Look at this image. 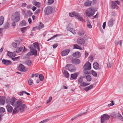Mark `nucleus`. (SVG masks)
<instances>
[{"mask_svg": "<svg viewBox=\"0 0 123 123\" xmlns=\"http://www.w3.org/2000/svg\"><path fill=\"white\" fill-rule=\"evenodd\" d=\"M22 102L20 100H18L16 102L14 105L15 108L13 111V114H15L19 111L18 109L22 105Z\"/></svg>", "mask_w": 123, "mask_h": 123, "instance_id": "nucleus-1", "label": "nucleus"}, {"mask_svg": "<svg viewBox=\"0 0 123 123\" xmlns=\"http://www.w3.org/2000/svg\"><path fill=\"white\" fill-rule=\"evenodd\" d=\"M69 15L71 17H75L76 19H78L80 21L83 22L84 21V20L83 18L81 17L78 13L75 12L69 13Z\"/></svg>", "mask_w": 123, "mask_h": 123, "instance_id": "nucleus-2", "label": "nucleus"}, {"mask_svg": "<svg viewBox=\"0 0 123 123\" xmlns=\"http://www.w3.org/2000/svg\"><path fill=\"white\" fill-rule=\"evenodd\" d=\"M95 13L94 9L92 7L89 8L86 11V15L88 17H90L93 15Z\"/></svg>", "mask_w": 123, "mask_h": 123, "instance_id": "nucleus-3", "label": "nucleus"}, {"mask_svg": "<svg viewBox=\"0 0 123 123\" xmlns=\"http://www.w3.org/2000/svg\"><path fill=\"white\" fill-rule=\"evenodd\" d=\"M110 116L107 115L105 114L101 116V123H105L110 118Z\"/></svg>", "mask_w": 123, "mask_h": 123, "instance_id": "nucleus-4", "label": "nucleus"}, {"mask_svg": "<svg viewBox=\"0 0 123 123\" xmlns=\"http://www.w3.org/2000/svg\"><path fill=\"white\" fill-rule=\"evenodd\" d=\"M117 4L118 5H120V2L119 1L117 0L115 1H112V4L111 5V7L112 9H117L118 6L117 5Z\"/></svg>", "mask_w": 123, "mask_h": 123, "instance_id": "nucleus-5", "label": "nucleus"}, {"mask_svg": "<svg viewBox=\"0 0 123 123\" xmlns=\"http://www.w3.org/2000/svg\"><path fill=\"white\" fill-rule=\"evenodd\" d=\"M52 7L49 6L46 7L44 10L45 13L47 15H49L51 13L52 11Z\"/></svg>", "mask_w": 123, "mask_h": 123, "instance_id": "nucleus-6", "label": "nucleus"}, {"mask_svg": "<svg viewBox=\"0 0 123 123\" xmlns=\"http://www.w3.org/2000/svg\"><path fill=\"white\" fill-rule=\"evenodd\" d=\"M66 68L70 72H74L75 70L74 67L73 65L72 64H68L66 66Z\"/></svg>", "mask_w": 123, "mask_h": 123, "instance_id": "nucleus-7", "label": "nucleus"}, {"mask_svg": "<svg viewBox=\"0 0 123 123\" xmlns=\"http://www.w3.org/2000/svg\"><path fill=\"white\" fill-rule=\"evenodd\" d=\"M18 69L20 71L22 72H26L28 70V68H26L22 64H20L19 65L18 67Z\"/></svg>", "mask_w": 123, "mask_h": 123, "instance_id": "nucleus-8", "label": "nucleus"}, {"mask_svg": "<svg viewBox=\"0 0 123 123\" xmlns=\"http://www.w3.org/2000/svg\"><path fill=\"white\" fill-rule=\"evenodd\" d=\"M84 69L90 70L91 68V65L89 62H87L83 67Z\"/></svg>", "mask_w": 123, "mask_h": 123, "instance_id": "nucleus-9", "label": "nucleus"}, {"mask_svg": "<svg viewBox=\"0 0 123 123\" xmlns=\"http://www.w3.org/2000/svg\"><path fill=\"white\" fill-rule=\"evenodd\" d=\"M114 117H116L123 121V117L121 115L118 113H113Z\"/></svg>", "mask_w": 123, "mask_h": 123, "instance_id": "nucleus-10", "label": "nucleus"}, {"mask_svg": "<svg viewBox=\"0 0 123 123\" xmlns=\"http://www.w3.org/2000/svg\"><path fill=\"white\" fill-rule=\"evenodd\" d=\"M16 14V13H15L13 17H12V19L13 20H14L15 22H17L19 20L20 18L19 14Z\"/></svg>", "mask_w": 123, "mask_h": 123, "instance_id": "nucleus-11", "label": "nucleus"}, {"mask_svg": "<svg viewBox=\"0 0 123 123\" xmlns=\"http://www.w3.org/2000/svg\"><path fill=\"white\" fill-rule=\"evenodd\" d=\"M29 47L31 49V54L32 55H36L37 54V52L36 50L35 49H34L33 48V46L31 45L29 46Z\"/></svg>", "mask_w": 123, "mask_h": 123, "instance_id": "nucleus-12", "label": "nucleus"}, {"mask_svg": "<svg viewBox=\"0 0 123 123\" xmlns=\"http://www.w3.org/2000/svg\"><path fill=\"white\" fill-rule=\"evenodd\" d=\"M70 51L69 49H67L62 51L61 53L62 55L63 56H65L68 55Z\"/></svg>", "mask_w": 123, "mask_h": 123, "instance_id": "nucleus-13", "label": "nucleus"}, {"mask_svg": "<svg viewBox=\"0 0 123 123\" xmlns=\"http://www.w3.org/2000/svg\"><path fill=\"white\" fill-rule=\"evenodd\" d=\"M80 60L77 58H74L72 60V63L74 64H77L80 63Z\"/></svg>", "mask_w": 123, "mask_h": 123, "instance_id": "nucleus-14", "label": "nucleus"}, {"mask_svg": "<svg viewBox=\"0 0 123 123\" xmlns=\"http://www.w3.org/2000/svg\"><path fill=\"white\" fill-rule=\"evenodd\" d=\"M77 43L79 44L82 45L85 43V41L83 38H80L77 39Z\"/></svg>", "mask_w": 123, "mask_h": 123, "instance_id": "nucleus-15", "label": "nucleus"}, {"mask_svg": "<svg viewBox=\"0 0 123 123\" xmlns=\"http://www.w3.org/2000/svg\"><path fill=\"white\" fill-rule=\"evenodd\" d=\"M2 62L3 64L6 65H10L12 63V62L10 61L6 60L4 59L2 60Z\"/></svg>", "mask_w": 123, "mask_h": 123, "instance_id": "nucleus-16", "label": "nucleus"}, {"mask_svg": "<svg viewBox=\"0 0 123 123\" xmlns=\"http://www.w3.org/2000/svg\"><path fill=\"white\" fill-rule=\"evenodd\" d=\"M32 4L37 7H39L41 6V4L40 3L36 1L35 0L32 1Z\"/></svg>", "mask_w": 123, "mask_h": 123, "instance_id": "nucleus-17", "label": "nucleus"}, {"mask_svg": "<svg viewBox=\"0 0 123 123\" xmlns=\"http://www.w3.org/2000/svg\"><path fill=\"white\" fill-rule=\"evenodd\" d=\"M72 55L74 57L79 58L81 56V54L80 52L77 51L73 53Z\"/></svg>", "mask_w": 123, "mask_h": 123, "instance_id": "nucleus-18", "label": "nucleus"}, {"mask_svg": "<svg viewBox=\"0 0 123 123\" xmlns=\"http://www.w3.org/2000/svg\"><path fill=\"white\" fill-rule=\"evenodd\" d=\"M115 21V20L111 18L109 20L108 22V25L109 26H112L113 25V22Z\"/></svg>", "mask_w": 123, "mask_h": 123, "instance_id": "nucleus-19", "label": "nucleus"}, {"mask_svg": "<svg viewBox=\"0 0 123 123\" xmlns=\"http://www.w3.org/2000/svg\"><path fill=\"white\" fill-rule=\"evenodd\" d=\"M8 111L9 112L11 113L12 112L13 110V108L12 106L10 105H7L6 106Z\"/></svg>", "mask_w": 123, "mask_h": 123, "instance_id": "nucleus-20", "label": "nucleus"}, {"mask_svg": "<svg viewBox=\"0 0 123 123\" xmlns=\"http://www.w3.org/2000/svg\"><path fill=\"white\" fill-rule=\"evenodd\" d=\"M16 99L15 98H12L11 99L10 101V103L12 105H14L16 103Z\"/></svg>", "mask_w": 123, "mask_h": 123, "instance_id": "nucleus-21", "label": "nucleus"}, {"mask_svg": "<svg viewBox=\"0 0 123 123\" xmlns=\"http://www.w3.org/2000/svg\"><path fill=\"white\" fill-rule=\"evenodd\" d=\"M5 103V97H2L0 98V104L3 105Z\"/></svg>", "mask_w": 123, "mask_h": 123, "instance_id": "nucleus-22", "label": "nucleus"}, {"mask_svg": "<svg viewBox=\"0 0 123 123\" xmlns=\"http://www.w3.org/2000/svg\"><path fill=\"white\" fill-rule=\"evenodd\" d=\"M77 73L74 74H71V78L73 79L76 80L78 76Z\"/></svg>", "mask_w": 123, "mask_h": 123, "instance_id": "nucleus-23", "label": "nucleus"}, {"mask_svg": "<svg viewBox=\"0 0 123 123\" xmlns=\"http://www.w3.org/2000/svg\"><path fill=\"white\" fill-rule=\"evenodd\" d=\"M93 67L95 69H97L99 67V65L98 64L97 62L94 63L93 64Z\"/></svg>", "mask_w": 123, "mask_h": 123, "instance_id": "nucleus-24", "label": "nucleus"}, {"mask_svg": "<svg viewBox=\"0 0 123 123\" xmlns=\"http://www.w3.org/2000/svg\"><path fill=\"white\" fill-rule=\"evenodd\" d=\"M83 77L84 78H86L87 81H91L92 80L91 76L89 75H88L87 76H86V75H84Z\"/></svg>", "mask_w": 123, "mask_h": 123, "instance_id": "nucleus-25", "label": "nucleus"}, {"mask_svg": "<svg viewBox=\"0 0 123 123\" xmlns=\"http://www.w3.org/2000/svg\"><path fill=\"white\" fill-rule=\"evenodd\" d=\"M25 107V104H22V105L18 109H19V111H20L21 112H22L24 110Z\"/></svg>", "mask_w": 123, "mask_h": 123, "instance_id": "nucleus-26", "label": "nucleus"}, {"mask_svg": "<svg viewBox=\"0 0 123 123\" xmlns=\"http://www.w3.org/2000/svg\"><path fill=\"white\" fill-rule=\"evenodd\" d=\"M33 46L35 49L37 48L39 50V47L38 43H33Z\"/></svg>", "mask_w": 123, "mask_h": 123, "instance_id": "nucleus-27", "label": "nucleus"}, {"mask_svg": "<svg viewBox=\"0 0 123 123\" xmlns=\"http://www.w3.org/2000/svg\"><path fill=\"white\" fill-rule=\"evenodd\" d=\"M64 75L67 78H68L69 75V74L67 71L64 70L63 72Z\"/></svg>", "mask_w": 123, "mask_h": 123, "instance_id": "nucleus-28", "label": "nucleus"}, {"mask_svg": "<svg viewBox=\"0 0 123 123\" xmlns=\"http://www.w3.org/2000/svg\"><path fill=\"white\" fill-rule=\"evenodd\" d=\"M92 2L91 1H86L84 3V5L86 6H90Z\"/></svg>", "mask_w": 123, "mask_h": 123, "instance_id": "nucleus-29", "label": "nucleus"}, {"mask_svg": "<svg viewBox=\"0 0 123 123\" xmlns=\"http://www.w3.org/2000/svg\"><path fill=\"white\" fill-rule=\"evenodd\" d=\"M74 49H78L80 50L82 49V48L77 44H74Z\"/></svg>", "mask_w": 123, "mask_h": 123, "instance_id": "nucleus-30", "label": "nucleus"}, {"mask_svg": "<svg viewBox=\"0 0 123 123\" xmlns=\"http://www.w3.org/2000/svg\"><path fill=\"white\" fill-rule=\"evenodd\" d=\"M89 84H86L85 82H82L80 84V85L79 86L80 88L81 87V86H88Z\"/></svg>", "mask_w": 123, "mask_h": 123, "instance_id": "nucleus-31", "label": "nucleus"}, {"mask_svg": "<svg viewBox=\"0 0 123 123\" xmlns=\"http://www.w3.org/2000/svg\"><path fill=\"white\" fill-rule=\"evenodd\" d=\"M90 70L86 69H84L83 72L84 74H88L90 73V72L89 71Z\"/></svg>", "mask_w": 123, "mask_h": 123, "instance_id": "nucleus-32", "label": "nucleus"}, {"mask_svg": "<svg viewBox=\"0 0 123 123\" xmlns=\"http://www.w3.org/2000/svg\"><path fill=\"white\" fill-rule=\"evenodd\" d=\"M87 25L88 27L89 28H91L92 27V26L90 22L88 20H87Z\"/></svg>", "mask_w": 123, "mask_h": 123, "instance_id": "nucleus-33", "label": "nucleus"}, {"mask_svg": "<svg viewBox=\"0 0 123 123\" xmlns=\"http://www.w3.org/2000/svg\"><path fill=\"white\" fill-rule=\"evenodd\" d=\"M4 18L2 16L0 17V25H1L3 23Z\"/></svg>", "mask_w": 123, "mask_h": 123, "instance_id": "nucleus-34", "label": "nucleus"}, {"mask_svg": "<svg viewBox=\"0 0 123 123\" xmlns=\"http://www.w3.org/2000/svg\"><path fill=\"white\" fill-rule=\"evenodd\" d=\"M25 63L28 66H30L31 65V62L30 60H27L25 61Z\"/></svg>", "mask_w": 123, "mask_h": 123, "instance_id": "nucleus-35", "label": "nucleus"}, {"mask_svg": "<svg viewBox=\"0 0 123 123\" xmlns=\"http://www.w3.org/2000/svg\"><path fill=\"white\" fill-rule=\"evenodd\" d=\"M44 27L43 25V24L40 23L39 25L38 26L37 28L39 30H40L43 28Z\"/></svg>", "mask_w": 123, "mask_h": 123, "instance_id": "nucleus-36", "label": "nucleus"}, {"mask_svg": "<svg viewBox=\"0 0 123 123\" xmlns=\"http://www.w3.org/2000/svg\"><path fill=\"white\" fill-rule=\"evenodd\" d=\"M26 24V22L25 20L22 21L20 23V25L21 26H24Z\"/></svg>", "mask_w": 123, "mask_h": 123, "instance_id": "nucleus-37", "label": "nucleus"}, {"mask_svg": "<svg viewBox=\"0 0 123 123\" xmlns=\"http://www.w3.org/2000/svg\"><path fill=\"white\" fill-rule=\"evenodd\" d=\"M23 50V48L22 47H20L19 48H17L16 50V52H19L22 51Z\"/></svg>", "mask_w": 123, "mask_h": 123, "instance_id": "nucleus-38", "label": "nucleus"}, {"mask_svg": "<svg viewBox=\"0 0 123 123\" xmlns=\"http://www.w3.org/2000/svg\"><path fill=\"white\" fill-rule=\"evenodd\" d=\"M78 34L79 36H81L83 35L84 33V32L82 31H78Z\"/></svg>", "mask_w": 123, "mask_h": 123, "instance_id": "nucleus-39", "label": "nucleus"}, {"mask_svg": "<svg viewBox=\"0 0 123 123\" xmlns=\"http://www.w3.org/2000/svg\"><path fill=\"white\" fill-rule=\"evenodd\" d=\"M39 77L40 80L41 81L43 80L44 79V76L42 74H40L39 75Z\"/></svg>", "mask_w": 123, "mask_h": 123, "instance_id": "nucleus-40", "label": "nucleus"}, {"mask_svg": "<svg viewBox=\"0 0 123 123\" xmlns=\"http://www.w3.org/2000/svg\"><path fill=\"white\" fill-rule=\"evenodd\" d=\"M69 31L74 34H75L76 33L75 30L72 28L70 29Z\"/></svg>", "mask_w": 123, "mask_h": 123, "instance_id": "nucleus-41", "label": "nucleus"}, {"mask_svg": "<svg viewBox=\"0 0 123 123\" xmlns=\"http://www.w3.org/2000/svg\"><path fill=\"white\" fill-rule=\"evenodd\" d=\"M5 111V109L3 107L0 108V113H2Z\"/></svg>", "mask_w": 123, "mask_h": 123, "instance_id": "nucleus-42", "label": "nucleus"}, {"mask_svg": "<svg viewBox=\"0 0 123 123\" xmlns=\"http://www.w3.org/2000/svg\"><path fill=\"white\" fill-rule=\"evenodd\" d=\"M27 28V27H24L21 28V31L23 33H24L25 31H26V29Z\"/></svg>", "mask_w": 123, "mask_h": 123, "instance_id": "nucleus-43", "label": "nucleus"}, {"mask_svg": "<svg viewBox=\"0 0 123 123\" xmlns=\"http://www.w3.org/2000/svg\"><path fill=\"white\" fill-rule=\"evenodd\" d=\"M9 23H6L5 25L4 28L5 29H7L9 27Z\"/></svg>", "mask_w": 123, "mask_h": 123, "instance_id": "nucleus-44", "label": "nucleus"}, {"mask_svg": "<svg viewBox=\"0 0 123 123\" xmlns=\"http://www.w3.org/2000/svg\"><path fill=\"white\" fill-rule=\"evenodd\" d=\"M92 74L94 76L96 77L97 76V73L94 71L92 70L91 71Z\"/></svg>", "mask_w": 123, "mask_h": 123, "instance_id": "nucleus-45", "label": "nucleus"}, {"mask_svg": "<svg viewBox=\"0 0 123 123\" xmlns=\"http://www.w3.org/2000/svg\"><path fill=\"white\" fill-rule=\"evenodd\" d=\"M33 80L31 79L30 78L28 80V83L30 85H31L33 83Z\"/></svg>", "mask_w": 123, "mask_h": 123, "instance_id": "nucleus-46", "label": "nucleus"}, {"mask_svg": "<svg viewBox=\"0 0 123 123\" xmlns=\"http://www.w3.org/2000/svg\"><path fill=\"white\" fill-rule=\"evenodd\" d=\"M111 103L108 105V106L110 107L111 106L114 105V103L113 101L111 100Z\"/></svg>", "mask_w": 123, "mask_h": 123, "instance_id": "nucleus-47", "label": "nucleus"}, {"mask_svg": "<svg viewBox=\"0 0 123 123\" xmlns=\"http://www.w3.org/2000/svg\"><path fill=\"white\" fill-rule=\"evenodd\" d=\"M78 82L81 83L83 81V78L82 77H80L79 79Z\"/></svg>", "mask_w": 123, "mask_h": 123, "instance_id": "nucleus-48", "label": "nucleus"}, {"mask_svg": "<svg viewBox=\"0 0 123 123\" xmlns=\"http://www.w3.org/2000/svg\"><path fill=\"white\" fill-rule=\"evenodd\" d=\"M112 66V64L111 62H108L107 64V66L108 68H111Z\"/></svg>", "mask_w": 123, "mask_h": 123, "instance_id": "nucleus-49", "label": "nucleus"}, {"mask_svg": "<svg viewBox=\"0 0 123 123\" xmlns=\"http://www.w3.org/2000/svg\"><path fill=\"white\" fill-rule=\"evenodd\" d=\"M12 52H8L7 55L10 57H11L12 56Z\"/></svg>", "mask_w": 123, "mask_h": 123, "instance_id": "nucleus-50", "label": "nucleus"}, {"mask_svg": "<svg viewBox=\"0 0 123 123\" xmlns=\"http://www.w3.org/2000/svg\"><path fill=\"white\" fill-rule=\"evenodd\" d=\"M93 60V57L92 56H91L89 57V61H92Z\"/></svg>", "mask_w": 123, "mask_h": 123, "instance_id": "nucleus-51", "label": "nucleus"}, {"mask_svg": "<svg viewBox=\"0 0 123 123\" xmlns=\"http://www.w3.org/2000/svg\"><path fill=\"white\" fill-rule=\"evenodd\" d=\"M27 14H28V15L29 16H31L32 14V12L30 11H28Z\"/></svg>", "mask_w": 123, "mask_h": 123, "instance_id": "nucleus-52", "label": "nucleus"}, {"mask_svg": "<svg viewBox=\"0 0 123 123\" xmlns=\"http://www.w3.org/2000/svg\"><path fill=\"white\" fill-rule=\"evenodd\" d=\"M54 2L53 0H48V3L49 4H52Z\"/></svg>", "mask_w": 123, "mask_h": 123, "instance_id": "nucleus-53", "label": "nucleus"}, {"mask_svg": "<svg viewBox=\"0 0 123 123\" xmlns=\"http://www.w3.org/2000/svg\"><path fill=\"white\" fill-rule=\"evenodd\" d=\"M40 12V9H38L36 10L35 12V14H37L38 13H39Z\"/></svg>", "mask_w": 123, "mask_h": 123, "instance_id": "nucleus-54", "label": "nucleus"}, {"mask_svg": "<svg viewBox=\"0 0 123 123\" xmlns=\"http://www.w3.org/2000/svg\"><path fill=\"white\" fill-rule=\"evenodd\" d=\"M19 58V57H17L12 58V59L13 61H17L18 60Z\"/></svg>", "mask_w": 123, "mask_h": 123, "instance_id": "nucleus-55", "label": "nucleus"}, {"mask_svg": "<svg viewBox=\"0 0 123 123\" xmlns=\"http://www.w3.org/2000/svg\"><path fill=\"white\" fill-rule=\"evenodd\" d=\"M58 45V44L57 43H56L55 44H54L53 45V48L55 49L57 47Z\"/></svg>", "mask_w": 123, "mask_h": 123, "instance_id": "nucleus-56", "label": "nucleus"}, {"mask_svg": "<svg viewBox=\"0 0 123 123\" xmlns=\"http://www.w3.org/2000/svg\"><path fill=\"white\" fill-rule=\"evenodd\" d=\"M52 97H49V100H48H48L47 101V103H48L49 102H50L51 101V100L52 99Z\"/></svg>", "mask_w": 123, "mask_h": 123, "instance_id": "nucleus-57", "label": "nucleus"}, {"mask_svg": "<svg viewBox=\"0 0 123 123\" xmlns=\"http://www.w3.org/2000/svg\"><path fill=\"white\" fill-rule=\"evenodd\" d=\"M58 35L56 34V35L53 36V37H51L49 39H48L47 40V41H49L50 40H51L53 39V38H54L55 37H56L57 36V35Z\"/></svg>", "mask_w": 123, "mask_h": 123, "instance_id": "nucleus-58", "label": "nucleus"}, {"mask_svg": "<svg viewBox=\"0 0 123 123\" xmlns=\"http://www.w3.org/2000/svg\"><path fill=\"white\" fill-rule=\"evenodd\" d=\"M89 55L88 52L86 51H85V57H87Z\"/></svg>", "mask_w": 123, "mask_h": 123, "instance_id": "nucleus-59", "label": "nucleus"}, {"mask_svg": "<svg viewBox=\"0 0 123 123\" xmlns=\"http://www.w3.org/2000/svg\"><path fill=\"white\" fill-rule=\"evenodd\" d=\"M17 45V44L15 43H13L12 44V46L14 48L16 47Z\"/></svg>", "mask_w": 123, "mask_h": 123, "instance_id": "nucleus-60", "label": "nucleus"}, {"mask_svg": "<svg viewBox=\"0 0 123 123\" xmlns=\"http://www.w3.org/2000/svg\"><path fill=\"white\" fill-rule=\"evenodd\" d=\"M93 87V85L92 84L90 85L88 87L89 90L92 88Z\"/></svg>", "mask_w": 123, "mask_h": 123, "instance_id": "nucleus-61", "label": "nucleus"}, {"mask_svg": "<svg viewBox=\"0 0 123 123\" xmlns=\"http://www.w3.org/2000/svg\"><path fill=\"white\" fill-rule=\"evenodd\" d=\"M36 8H37L36 7H35L34 6H33L32 8V10L33 11H34L36 10Z\"/></svg>", "mask_w": 123, "mask_h": 123, "instance_id": "nucleus-62", "label": "nucleus"}, {"mask_svg": "<svg viewBox=\"0 0 123 123\" xmlns=\"http://www.w3.org/2000/svg\"><path fill=\"white\" fill-rule=\"evenodd\" d=\"M84 90L86 92H87L89 90V89L88 87H86L84 88Z\"/></svg>", "mask_w": 123, "mask_h": 123, "instance_id": "nucleus-63", "label": "nucleus"}, {"mask_svg": "<svg viewBox=\"0 0 123 123\" xmlns=\"http://www.w3.org/2000/svg\"><path fill=\"white\" fill-rule=\"evenodd\" d=\"M84 40H87L88 39L86 35L84 36Z\"/></svg>", "mask_w": 123, "mask_h": 123, "instance_id": "nucleus-64", "label": "nucleus"}]
</instances>
